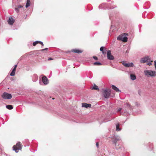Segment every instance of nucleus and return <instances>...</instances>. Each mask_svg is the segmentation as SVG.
I'll list each match as a JSON object with an SVG mask.
<instances>
[{"mask_svg": "<svg viewBox=\"0 0 156 156\" xmlns=\"http://www.w3.org/2000/svg\"><path fill=\"white\" fill-rule=\"evenodd\" d=\"M116 130L117 131H119L121 130V129L119 128V124L118 123L116 125Z\"/></svg>", "mask_w": 156, "mask_h": 156, "instance_id": "20", "label": "nucleus"}, {"mask_svg": "<svg viewBox=\"0 0 156 156\" xmlns=\"http://www.w3.org/2000/svg\"><path fill=\"white\" fill-rule=\"evenodd\" d=\"M39 43L38 41H37L34 42L33 43V45L34 46H35L37 44Z\"/></svg>", "mask_w": 156, "mask_h": 156, "instance_id": "25", "label": "nucleus"}, {"mask_svg": "<svg viewBox=\"0 0 156 156\" xmlns=\"http://www.w3.org/2000/svg\"><path fill=\"white\" fill-rule=\"evenodd\" d=\"M13 151H14L16 153L18 152L19 151V150H20V149H19V148H17V147H16L15 145L13 146Z\"/></svg>", "mask_w": 156, "mask_h": 156, "instance_id": "18", "label": "nucleus"}, {"mask_svg": "<svg viewBox=\"0 0 156 156\" xmlns=\"http://www.w3.org/2000/svg\"><path fill=\"white\" fill-rule=\"evenodd\" d=\"M147 64L149 66L151 65H152V63L151 62H148Z\"/></svg>", "mask_w": 156, "mask_h": 156, "instance_id": "36", "label": "nucleus"}, {"mask_svg": "<svg viewBox=\"0 0 156 156\" xmlns=\"http://www.w3.org/2000/svg\"><path fill=\"white\" fill-rule=\"evenodd\" d=\"M122 64L125 67H133L134 66L132 62L126 63L125 61H122Z\"/></svg>", "mask_w": 156, "mask_h": 156, "instance_id": "6", "label": "nucleus"}, {"mask_svg": "<svg viewBox=\"0 0 156 156\" xmlns=\"http://www.w3.org/2000/svg\"><path fill=\"white\" fill-rule=\"evenodd\" d=\"M107 58L108 59L112 60L114 58V56L112 55L111 51L110 50L107 51Z\"/></svg>", "mask_w": 156, "mask_h": 156, "instance_id": "9", "label": "nucleus"}, {"mask_svg": "<svg viewBox=\"0 0 156 156\" xmlns=\"http://www.w3.org/2000/svg\"><path fill=\"white\" fill-rule=\"evenodd\" d=\"M22 7H23V6H22V5H19L18 6H17V8L19 9L20 8H22Z\"/></svg>", "mask_w": 156, "mask_h": 156, "instance_id": "35", "label": "nucleus"}, {"mask_svg": "<svg viewBox=\"0 0 156 156\" xmlns=\"http://www.w3.org/2000/svg\"><path fill=\"white\" fill-rule=\"evenodd\" d=\"M109 18L110 19V15H109Z\"/></svg>", "mask_w": 156, "mask_h": 156, "instance_id": "44", "label": "nucleus"}, {"mask_svg": "<svg viewBox=\"0 0 156 156\" xmlns=\"http://www.w3.org/2000/svg\"><path fill=\"white\" fill-rule=\"evenodd\" d=\"M2 97L5 99H9L12 98V96L11 94L4 92L2 95Z\"/></svg>", "mask_w": 156, "mask_h": 156, "instance_id": "4", "label": "nucleus"}, {"mask_svg": "<svg viewBox=\"0 0 156 156\" xmlns=\"http://www.w3.org/2000/svg\"><path fill=\"white\" fill-rule=\"evenodd\" d=\"M93 58H94V59L96 60H97L98 59V58L96 56H93Z\"/></svg>", "mask_w": 156, "mask_h": 156, "instance_id": "34", "label": "nucleus"}, {"mask_svg": "<svg viewBox=\"0 0 156 156\" xmlns=\"http://www.w3.org/2000/svg\"><path fill=\"white\" fill-rule=\"evenodd\" d=\"M17 67V65H16L14 66V68L16 69Z\"/></svg>", "mask_w": 156, "mask_h": 156, "instance_id": "40", "label": "nucleus"}, {"mask_svg": "<svg viewBox=\"0 0 156 156\" xmlns=\"http://www.w3.org/2000/svg\"><path fill=\"white\" fill-rule=\"evenodd\" d=\"M14 22V20L12 17H10L8 20V23L11 25H13Z\"/></svg>", "mask_w": 156, "mask_h": 156, "instance_id": "10", "label": "nucleus"}, {"mask_svg": "<svg viewBox=\"0 0 156 156\" xmlns=\"http://www.w3.org/2000/svg\"><path fill=\"white\" fill-rule=\"evenodd\" d=\"M38 79V77L36 74H34L33 75L32 77V80L34 82H36L37 81Z\"/></svg>", "mask_w": 156, "mask_h": 156, "instance_id": "16", "label": "nucleus"}, {"mask_svg": "<svg viewBox=\"0 0 156 156\" xmlns=\"http://www.w3.org/2000/svg\"><path fill=\"white\" fill-rule=\"evenodd\" d=\"M48 48H45L44 49H42L40 51H44L45 50L47 51L48 50Z\"/></svg>", "mask_w": 156, "mask_h": 156, "instance_id": "32", "label": "nucleus"}, {"mask_svg": "<svg viewBox=\"0 0 156 156\" xmlns=\"http://www.w3.org/2000/svg\"><path fill=\"white\" fill-rule=\"evenodd\" d=\"M6 107L9 110H11L13 108V106L11 105H6Z\"/></svg>", "mask_w": 156, "mask_h": 156, "instance_id": "22", "label": "nucleus"}, {"mask_svg": "<svg viewBox=\"0 0 156 156\" xmlns=\"http://www.w3.org/2000/svg\"><path fill=\"white\" fill-rule=\"evenodd\" d=\"M27 3H30V0H27Z\"/></svg>", "mask_w": 156, "mask_h": 156, "instance_id": "39", "label": "nucleus"}, {"mask_svg": "<svg viewBox=\"0 0 156 156\" xmlns=\"http://www.w3.org/2000/svg\"><path fill=\"white\" fill-rule=\"evenodd\" d=\"M38 43H40L43 46H44V44H43V42H42L41 41H38Z\"/></svg>", "mask_w": 156, "mask_h": 156, "instance_id": "31", "label": "nucleus"}, {"mask_svg": "<svg viewBox=\"0 0 156 156\" xmlns=\"http://www.w3.org/2000/svg\"><path fill=\"white\" fill-rule=\"evenodd\" d=\"M82 107L87 108L88 107H90L91 105L90 104H87L85 103H82Z\"/></svg>", "mask_w": 156, "mask_h": 156, "instance_id": "12", "label": "nucleus"}, {"mask_svg": "<svg viewBox=\"0 0 156 156\" xmlns=\"http://www.w3.org/2000/svg\"><path fill=\"white\" fill-rule=\"evenodd\" d=\"M112 144H114L115 149L120 152L124 151V147L122 145V141L120 137L118 136H115L112 140Z\"/></svg>", "mask_w": 156, "mask_h": 156, "instance_id": "1", "label": "nucleus"}, {"mask_svg": "<svg viewBox=\"0 0 156 156\" xmlns=\"http://www.w3.org/2000/svg\"><path fill=\"white\" fill-rule=\"evenodd\" d=\"M144 74L147 77H154L156 75V73L155 71L151 70H145L144 71Z\"/></svg>", "mask_w": 156, "mask_h": 156, "instance_id": "2", "label": "nucleus"}, {"mask_svg": "<svg viewBox=\"0 0 156 156\" xmlns=\"http://www.w3.org/2000/svg\"><path fill=\"white\" fill-rule=\"evenodd\" d=\"M150 59L148 56H146L145 57L142 58L140 60V62L141 63H144L148 61H150Z\"/></svg>", "mask_w": 156, "mask_h": 156, "instance_id": "7", "label": "nucleus"}, {"mask_svg": "<svg viewBox=\"0 0 156 156\" xmlns=\"http://www.w3.org/2000/svg\"><path fill=\"white\" fill-rule=\"evenodd\" d=\"M104 47L103 46H102L100 48V50L101 51H103L104 50Z\"/></svg>", "mask_w": 156, "mask_h": 156, "instance_id": "30", "label": "nucleus"}, {"mask_svg": "<svg viewBox=\"0 0 156 156\" xmlns=\"http://www.w3.org/2000/svg\"><path fill=\"white\" fill-rule=\"evenodd\" d=\"M104 97L105 98H108L109 97L111 94V91L110 90L105 89L103 92Z\"/></svg>", "mask_w": 156, "mask_h": 156, "instance_id": "3", "label": "nucleus"}, {"mask_svg": "<svg viewBox=\"0 0 156 156\" xmlns=\"http://www.w3.org/2000/svg\"><path fill=\"white\" fill-rule=\"evenodd\" d=\"M53 59V58H51V57L49 58L48 59V60L49 61L52 60Z\"/></svg>", "mask_w": 156, "mask_h": 156, "instance_id": "37", "label": "nucleus"}, {"mask_svg": "<svg viewBox=\"0 0 156 156\" xmlns=\"http://www.w3.org/2000/svg\"><path fill=\"white\" fill-rule=\"evenodd\" d=\"M117 40H122L124 42H126L127 41L128 38L126 37L119 36L117 37Z\"/></svg>", "mask_w": 156, "mask_h": 156, "instance_id": "8", "label": "nucleus"}, {"mask_svg": "<svg viewBox=\"0 0 156 156\" xmlns=\"http://www.w3.org/2000/svg\"><path fill=\"white\" fill-rule=\"evenodd\" d=\"M94 65L100 66L102 65V63L99 62H95L94 63Z\"/></svg>", "mask_w": 156, "mask_h": 156, "instance_id": "24", "label": "nucleus"}, {"mask_svg": "<svg viewBox=\"0 0 156 156\" xmlns=\"http://www.w3.org/2000/svg\"><path fill=\"white\" fill-rule=\"evenodd\" d=\"M112 87L113 89L115 90L117 92H121V91L119 89L116 87L114 85H112Z\"/></svg>", "mask_w": 156, "mask_h": 156, "instance_id": "15", "label": "nucleus"}, {"mask_svg": "<svg viewBox=\"0 0 156 156\" xmlns=\"http://www.w3.org/2000/svg\"><path fill=\"white\" fill-rule=\"evenodd\" d=\"M154 65H156V60H155L154 61Z\"/></svg>", "mask_w": 156, "mask_h": 156, "instance_id": "41", "label": "nucleus"}, {"mask_svg": "<svg viewBox=\"0 0 156 156\" xmlns=\"http://www.w3.org/2000/svg\"><path fill=\"white\" fill-rule=\"evenodd\" d=\"M15 145L16 147L19 148L20 150H21L22 148L23 145L20 142L17 143L16 145Z\"/></svg>", "mask_w": 156, "mask_h": 156, "instance_id": "13", "label": "nucleus"}, {"mask_svg": "<svg viewBox=\"0 0 156 156\" xmlns=\"http://www.w3.org/2000/svg\"><path fill=\"white\" fill-rule=\"evenodd\" d=\"M107 50L105 49V50H104L103 51H102V53L103 54H105L106 53Z\"/></svg>", "mask_w": 156, "mask_h": 156, "instance_id": "29", "label": "nucleus"}, {"mask_svg": "<svg viewBox=\"0 0 156 156\" xmlns=\"http://www.w3.org/2000/svg\"><path fill=\"white\" fill-rule=\"evenodd\" d=\"M92 90H99V89L98 87V86L96 85H94V86L92 88Z\"/></svg>", "mask_w": 156, "mask_h": 156, "instance_id": "23", "label": "nucleus"}, {"mask_svg": "<svg viewBox=\"0 0 156 156\" xmlns=\"http://www.w3.org/2000/svg\"><path fill=\"white\" fill-rule=\"evenodd\" d=\"M16 69L14 68L10 74V75L11 76H14L15 75V72H16Z\"/></svg>", "mask_w": 156, "mask_h": 156, "instance_id": "17", "label": "nucleus"}, {"mask_svg": "<svg viewBox=\"0 0 156 156\" xmlns=\"http://www.w3.org/2000/svg\"><path fill=\"white\" fill-rule=\"evenodd\" d=\"M54 98H52V99L54 100Z\"/></svg>", "mask_w": 156, "mask_h": 156, "instance_id": "45", "label": "nucleus"}, {"mask_svg": "<svg viewBox=\"0 0 156 156\" xmlns=\"http://www.w3.org/2000/svg\"><path fill=\"white\" fill-rule=\"evenodd\" d=\"M140 90H139V94L140 95Z\"/></svg>", "mask_w": 156, "mask_h": 156, "instance_id": "42", "label": "nucleus"}, {"mask_svg": "<svg viewBox=\"0 0 156 156\" xmlns=\"http://www.w3.org/2000/svg\"><path fill=\"white\" fill-rule=\"evenodd\" d=\"M107 8L108 9H113L114 8V7H113V6H112V7H106V3H103L100 5L99 6V9H105Z\"/></svg>", "mask_w": 156, "mask_h": 156, "instance_id": "5", "label": "nucleus"}, {"mask_svg": "<svg viewBox=\"0 0 156 156\" xmlns=\"http://www.w3.org/2000/svg\"><path fill=\"white\" fill-rule=\"evenodd\" d=\"M122 108H118L117 109V112H120L121 114H122V112H121V110H122Z\"/></svg>", "mask_w": 156, "mask_h": 156, "instance_id": "26", "label": "nucleus"}, {"mask_svg": "<svg viewBox=\"0 0 156 156\" xmlns=\"http://www.w3.org/2000/svg\"><path fill=\"white\" fill-rule=\"evenodd\" d=\"M108 2H109L110 0H107Z\"/></svg>", "mask_w": 156, "mask_h": 156, "instance_id": "43", "label": "nucleus"}, {"mask_svg": "<svg viewBox=\"0 0 156 156\" xmlns=\"http://www.w3.org/2000/svg\"><path fill=\"white\" fill-rule=\"evenodd\" d=\"M149 144L150 145V147L151 148V149H152L153 147V144L151 143H149Z\"/></svg>", "mask_w": 156, "mask_h": 156, "instance_id": "28", "label": "nucleus"}, {"mask_svg": "<svg viewBox=\"0 0 156 156\" xmlns=\"http://www.w3.org/2000/svg\"><path fill=\"white\" fill-rule=\"evenodd\" d=\"M72 51L73 52H74L76 53H78V54L81 53L83 52L82 51H81L79 49H76L72 50Z\"/></svg>", "mask_w": 156, "mask_h": 156, "instance_id": "14", "label": "nucleus"}, {"mask_svg": "<svg viewBox=\"0 0 156 156\" xmlns=\"http://www.w3.org/2000/svg\"><path fill=\"white\" fill-rule=\"evenodd\" d=\"M125 105H126L130 110L133 109V108L132 106L129 103H126L125 104Z\"/></svg>", "mask_w": 156, "mask_h": 156, "instance_id": "19", "label": "nucleus"}, {"mask_svg": "<svg viewBox=\"0 0 156 156\" xmlns=\"http://www.w3.org/2000/svg\"><path fill=\"white\" fill-rule=\"evenodd\" d=\"M42 80L43 82L45 85H47L48 83V80L45 76L42 77Z\"/></svg>", "mask_w": 156, "mask_h": 156, "instance_id": "11", "label": "nucleus"}, {"mask_svg": "<svg viewBox=\"0 0 156 156\" xmlns=\"http://www.w3.org/2000/svg\"><path fill=\"white\" fill-rule=\"evenodd\" d=\"M96 146L97 147H99V144L98 142H97L96 144Z\"/></svg>", "mask_w": 156, "mask_h": 156, "instance_id": "38", "label": "nucleus"}, {"mask_svg": "<svg viewBox=\"0 0 156 156\" xmlns=\"http://www.w3.org/2000/svg\"><path fill=\"white\" fill-rule=\"evenodd\" d=\"M30 6V3H27L26 5L25 6V7L26 8H27Z\"/></svg>", "mask_w": 156, "mask_h": 156, "instance_id": "27", "label": "nucleus"}, {"mask_svg": "<svg viewBox=\"0 0 156 156\" xmlns=\"http://www.w3.org/2000/svg\"><path fill=\"white\" fill-rule=\"evenodd\" d=\"M136 76L135 75L131 74L130 75V78L132 80H135L136 79Z\"/></svg>", "mask_w": 156, "mask_h": 156, "instance_id": "21", "label": "nucleus"}, {"mask_svg": "<svg viewBox=\"0 0 156 156\" xmlns=\"http://www.w3.org/2000/svg\"><path fill=\"white\" fill-rule=\"evenodd\" d=\"M19 9L18 8H15V10L17 12H19Z\"/></svg>", "mask_w": 156, "mask_h": 156, "instance_id": "33", "label": "nucleus"}]
</instances>
